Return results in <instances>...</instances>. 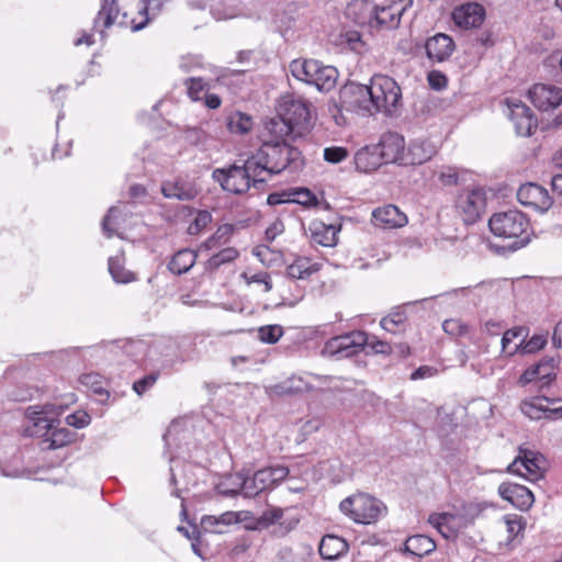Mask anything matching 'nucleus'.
Here are the masks:
<instances>
[{
    "mask_svg": "<svg viewBox=\"0 0 562 562\" xmlns=\"http://www.w3.org/2000/svg\"><path fill=\"white\" fill-rule=\"evenodd\" d=\"M251 159L261 178H265V183L273 175L282 171L296 172L304 165L301 151L285 140H266Z\"/></svg>",
    "mask_w": 562,
    "mask_h": 562,
    "instance_id": "obj_1",
    "label": "nucleus"
},
{
    "mask_svg": "<svg viewBox=\"0 0 562 562\" xmlns=\"http://www.w3.org/2000/svg\"><path fill=\"white\" fill-rule=\"evenodd\" d=\"M492 234L503 239L513 240L512 250H517L530 241V223L528 217L518 210L495 213L488 221Z\"/></svg>",
    "mask_w": 562,
    "mask_h": 562,
    "instance_id": "obj_2",
    "label": "nucleus"
},
{
    "mask_svg": "<svg viewBox=\"0 0 562 562\" xmlns=\"http://www.w3.org/2000/svg\"><path fill=\"white\" fill-rule=\"evenodd\" d=\"M261 177L251 157L243 166L217 168L212 173L213 180L220 183L223 190L234 194L246 193L251 187L260 189L265 183V178Z\"/></svg>",
    "mask_w": 562,
    "mask_h": 562,
    "instance_id": "obj_3",
    "label": "nucleus"
},
{
    "mask_svg": "<svg viewBox=\"0 0 562 562\" xmlns=\"http://www.w3.org/2000/svg\"><path fill=\"white\" fill-rule=\"evenodd\" d=\"M293 77L313 85L319 91H330L335 88L338 71L335 67L324 65L316 59H295L290 64Z\"/></svg>",
    "mask_w": 562,
    "mask_h": 562,
    "instance_id": "obj_4",
    "label": "nucleus"
},
{
    "mask_svg": "<svg viewBox=\"0 0 562 562\" xmlns=\"http://www.w3.org/2000/svg\"><path fill=\"white\" fill-rule=\"evenodd\" d=\"M374 112L392 115L401 104L402 91L396 81L385 75H374L370 80Z\"/></svg>",
    "mask_w": 562,
    "mask_h": 562,
    "instance_id": "obj_5",
    "label": "nucleus"
},
{
    "mask_svg": "<svg viewBox=\"0 0 562 562\" xmlns=\"http://www.w3.org/2000/svg\"><path fill=\"white\" fill-rule=\"evenodd\" d=\"M340 510L358 524H371L379 519L386 510L379 499L363 493L345 498Z\"/></svg>",
    "mask_w": 562,
    "mask_h": 562,
    "instance_id": "obj_6",
    "label": "nucleus"
},
{
    "mask_svg": "<svg viewBox=\"0 0 562 562\" xmlns=\"http://www.w3.org/2000/svg\"><path fill=\"white\" fill-rule=\"evenodd\" d=\"M278 112L295 130V135H303L311 126V103L300 97L285 95L281 99Z\"/></svg>",
    "mask_w": 562,
    "mask_h": 562,
    "instance_id": "obj_7",
    "label": "nucleus"
},
{
    "mask_svg": "<svg viewBox=\"0 0 562 562\" xmlns=\"http://www.w3.org/2000/svg\"><path fill=\"white\" fill-rule=\"evenodd\" d=\"M340 102L346 110L361 115H372L375 113L370 85L356 82L345 85L340 90Z\"/></svg>",
    "mask_w": 562,
    "mask_h": 562,
    "instance_id": "obj_8",
    "label": "nucleus"
},
{
    "mask_svg": "<svg viewBox=\"0 0 562 562\" xmlns=\"http://www.w3.org/2000/svg\"><path fill=\"white\" fill-rule=\"evenodd\" d=\"M544 465L543 456L531 450H520L519 454L508 465L507 471L535 482L543 477Z\"/></svg>",
    "mask_w": 562,
    "mask_h": 562,
    "instance_id": "obj_9",
    "label": "nucleus"
},
{
    "mask_svg": "<svg viewBox=\"0 0 562 562\" xmlns=\"http://www.w3.org/2000/svg\"><path fill=\"white\" fill-rule=\"evenodd\" d=\"M413 5V0H391L389 3L378 5L372 23V32L382 29H396L403 14Z\"/></svg>",
    "mask_w": 562,
    "mask_h": 562,
    "instance_id": "obj_10",
    "label": "nucleus"
},
{
    "mask_svg": "<svg viewBox=\"0 0 562 562\" xmlns=\"http://www.w3.org/2000/svg\"><path fill=\"white\" fill-rule=\"evenodd\" d=\"M560 398H549L546 396H532L522 401L520 408L524 415L530 419L539 420L541 418H562V405Z\"/></svg>",
    "mask_w": 562,
    "mask_h": 562,
    "instance_id": "obj_11",
    "label": "nucleus"
},
{
    "mask_svg": "<svg viewBox=\"0 0 562 562\" xmlns=\"http://www.w3.org/2000/svg\"><path fill=\"white\" fill-rule=\"evenodd\" d=\"M367 341L368 335L364 331L356 330L329 339L324 351L330 356L350 357L364 348Z\"/></svg>",
    "mask_w": 562,
    "mask_h": 562,
    "instance_id": "obj_12",
    "label": "nucleus"
},
{
    "mask_svg": "<svg viewBox=\"0 0 562 562\" xmlns=\"http://www.w3.org/2000/svg\"><path fill=\"white\" fill-rule=\"evenodd\" d=\"M52 405L30 406L26 409V425L24 432L30 437H44L54 429L56 419L48 418L47 414L52 412Z\"/></svg>",
    "mask_w": 562,
    "mask_h": 562,
    "instance_id": "obj_13",
    "label": "nucleus"
},
{
    "mask_svg": "<svg viewBox=\"0 0 562 562\" xmlns=\"http://www.w3.org/2000/svg\"><path fill=\"white\" fill-rule=\"evenodd\" d=\"M554 358H544L539 363L528 368L519 378L520 385L533 383L538 390H542L551 384L555 379Z\"/></svg>",
    "mask_w": 562,
    "mask_h": 562,
    "instance_id": "obj_14",
    "label": "nucleus"
},
{
    "mask_svg": "<svg viewBox=\"0 0 562 562\" xmlns=\"http://www.w3.org/2000/svg\"><path fill=\"white\" fill-rule=\"evenodd\" d=\"M508 117L514 124L516 134L519 136H531L537 128V120L532 111L519 100H508Z\"/></svg>",
    "mask_w": 562,
    "mask_h": 562,
    "instance_id": "obj_15",
    "label": "nucleus"
},
{
    "mask_svg": "<svg viewBox=\"0 0 562 562\" xmlns=\"http://www.w3.org/2000/svg\"><path fill=\"white\" fill-rule=\"evenodd\" d=\"M528 97L538 110H554L562 103V88L554 85L536 83L529 89Z\"/></svg>",
    "mask_w": 562,
    "mask_h": 562,
    "instance_id": "obj_16",
    "label": "nucleus"
},
{
    "mask_svg": "<svg viewBox=\"0 0 562 562\" xmlns=\"http://www.w3.org/2000/svg\"><path fill=\"white\" fill-rule=\"evenodd\" d=\"M486 195L482 188H474L462 192L457 200V207L464 215V221L475 222L485 209Z\"/></svg>",
    "mask_w": 562,
    "mask_h": 562,
    "instance_id": "obj_17",
    "label": "nucleus"
},
{
    "mask_svg": "<svg viewBox=\"0 0 562 562\" xmlns=\"http://www.w3.org/2000/svg\"><path fill=\"white\" fill-rule=\"evenodd\" d=\"M405 146L403 135L396 132H386L382 134L376 149L385 164L403 165Z\"/></svg>",
    "mask_w": 562,
    "mask_h": 562,
    "instance_id": "obj_18",
    "label": "nucleus"
},
{
    "mask_svg": "<svg viewBox=\"0 0 562 562\" xmlns=\"http://www.w3.org/2000/svg\"><path fill=\"white\" fill-rule=\"evenodd\" d=\"M517 199L520 204L531 206L541 213L547 212L553 203V198L549 195L547 189L531 182L520 186Z\"/></svg>",
    "mask_w": 562,
    "mask_h": 562,
    "instance_id": "obj_19",
    "label": "nucleus"
},
{
    "mask_svg": "<svg viewBox=\"0 0 562 562\" xmlns=\"http://www.w3.org/2000/svg\"><path fill=\"white\" fill-rule=\"evenodd\" d=\"M375 3L371 0H352L345 10V15L360 27H367L372 32V23Z\"/></svg>",
    "mask_w": 562,
    "mask_h": 562,
    "instance_id": "obj_20",
    "label": "nucleus"
},
{
    "mask_svg": "<svg viewBox=\"0 0 562 562\" xmlns=\"http://www.w3.org/2000/svg\"><path fill=\"white\" fill-rule=\"evenodd\" d=\"M456 48L451 36L445 33H437L425 43L426 55L428 59L436 63L447 60Z\"/></svg>",
    "mask_w": 562,
    "mask_h": 562,
    "instance_id": "obj_21",
    "label": "nucleus"
},
{
    "mask_svg": "<svg viewBox=\"0 0 562 562\" xmlns=\"http://www.w3.org/2000/svg\"><path fill=\"white\" fill-rule=\"evenodd\" d=\"M452 19L460 27H479L485 19V10L479 3H464L453 10Z\"/></svg>",
    "mask_w": 562,
    "mask_h": 562,
    "instance_id": "obj_22",
    "label": "nucleus"
},
{
    "mask_svg": "<svg viewBox=\"0 0 562 562\" xmlns=\"http://www.w3.org/2000/svg\"><path fill=\"white\" fill-rule=\"evenodd\" d=\"M498 493L502 498L521 510L529 509L535 502L533 494L520 484L503 483L498 487Z\"/></svg>",
    "mask_w": 562,
    "mask_h": 562,
    "instance_id": "obj_23",
    "label": "nucleus"
},
{
    "mask_svg": "<svg viewBox=\"0 0 562 562\" xmlns=\"http://www.w3.org/2000/svg\"><path fill=\"white\" fill-rule=\"evenodd\" d=\"M437 149L436 146L427 139H415L409 143V145L405 146V154H404V166H415V165H422L436 154Z\"/></svg>",
    "mask_w": 562,
    "mask_h": 562,
    "instance_id": "obj_24",
    "label": "nucleus"
},
{
    "mask_svg": "<svg viewBox=\"0 0 562 562\" xmlns=\"http://www.w3.org/2000/svg\"><path fill=\"white\" fill-rule=\"evenodd\" d=\"M372 222L382 228L403 227L407 223L406 215L393 204L378 207L372 212Z\"/></svg>",
    "mask_w": 562,
    "mask_h": 562,
    "instance_id": "obj_25",
    "label": "nucleus"
},
{
    "mask_svg": "<svg viewBox=\"0 0 562 562\" xmlns=\"http://www.w3.org/2000/svg\"><path fill=\"white\" fill-rule=\"evenodd\" d=\"M161 192L168 199H177L180 201H190L198 195L195 184L182 178L165 182L161 187Z\"/></svg>",
    "mask_w": 562,
    "mask_h": 562,
    "instance_id": "obj_26",
    "label": "nucleus"
},
{
    "mask_svg": "<svg viewBox=\"0 0 562 562\" xmlns=\"http://www.w3.org/2000/svg\"><path fill=\"white\" fill-rule=\"evenodd\" d=\"M311 241L324 247H333L337 243L339 228L331 224L314 221L308 226Z\"/></svg>",
    "mask_w": 562,
    "mask_h": 562,
    "instance_id": "obj_27",
    "label": "nucleus"
},
{
    "mask_svg": "<svg viewBox=\"0 0 562 562\" xmlns=\"http://www.w3.org/2000/svg\"><path fill=\"white\" fill-rule=\"evenodd\" d=\"M169 0H142L137 11V16L130 21L133 31L144 29L148 22L154 19Z\"/></svg>",
    "mask_w": 562,
    "mask_h": 562,
    "instance_id": "obj_28",
    "label": "nucleus"
},
{
    "mask_svg": "<svg viewBox=\"0 0 562 562\" xmlns=\"http://www.w3.org/2000/svg\"><path fill=\"white\" fill-rule=\"evenodd\" d=\"M239 521L238 513L225 512L220 516L205 515L201 518V528L205 532L222 533V527H227Z\"/></svg>",
    "mask_w": 562,
    "mask_h": 562,
    "instance_id": "obj_29",
    "label": "nucleus"
},
{
    "mask_svg": "<svg viewBox=\"0 0 562 562\" xmlns=\"http://www.w3.org/2000/svg\"><path fill=\"white\" fill-rule=\"evenodd\" d=\"M348 551L347 541L335 535H326L319 543V553L325 560H335Z\"/></svg>",
    "mask_w": 562,
    "mask_h": 562,
    "instance_id": "obj_30",
    "label": "nucleus"
},
{
    "mask_svg": "<svg viewBox=\"0 0 562 562\" xmlns=\"http://www.w3.org/2000/svg\"><path fill=\"white\" fill-rule=\"evenodd\" d=\"M255 474L260 487L267 491L282 482L289 475V469L283 465H274L258 470Z\"/></svg>",
    "mask_w": 562,
    "mask_h": 562,
    "instance_id": "obj_31",
    "label": "nucleus"
},
{
    "mask_svg": "<svg viewBox=\"0 0 562 562\" xmlns=\"http://www.w3.org/2000/svg\"><path fill=\"white\" fill-rule=\"evenodd\" d=\"M267 131L269 132L271 139L273 142L277 140H285L286 137L292 136V138H296L300 135H295L294 127L282 117V115L278 112L276 117H272L266 125Z\"/></svg>",
    "mask_w": 562,
    "mask_h": 562,
    "instance_id": "obj_32",
    "label": "nucleus"
},
{
    "mask_svg": "<svg viewBox=\"0 0 562 562\" xmlns=\"http://www.w3.org/2000/svg\"><path fill=\"white\" fill-rule=\"evenodd\" d=\"M256 480V474L250 477L236 476L235 487L221 490L222 494L235 495L241 493L245 497H254L261 492H265Z\"/></svg>",
    "mask_w": 562,
    "mask_h": 562,
    "instance_id": "obj_33",
    "label": "nucleus"
},
{
    "mask_svg": "<svg viewBox=\"0 0 562 562\" xmlns=\"http://www.w3.org/2000/svg\"><path fill=\"white\" fill-rule=\"evenodd\" d=\"M436 549L435 541L425 535L409 537L404 543V550L415 557H424Z\"/></svg>",
    "mask_w": 562,
    "mask_h": 562,
    "instance_id": "obj_34",
    "label": "nucleus"
},
{
    "mask_svg": "<svg viewBox=\"0 0 562 562\" xmlns=\"http://www.w3.org/2000/svg\"><path fill=\"white\" fill-rule=\"evenodd\" d=\"M196 261V252L190 249L179 250L171 258L168 268L173 274L188 272Z\"/></svg>",
    "mask_w": 562,
    "mask_h": 562,
    "instance_id": "obj_35",
    "label": "nucleus"
},
{
    "mask_svg": "<svg viewBox=\"0 0 562 562\" xmlns=\"http://www.w3.org/2000/svg\"><path fill=\"white\" fill-rule=\"evenodd\" d=\"M226 125L233 134H247L252 128V119L250 115L243 112H234L226 119Z\"/></svg>",
    "mask_w": 562,
    "mask_h": 562,
    "instance_id": "obj_36",
    "label": "nucleus"
},
{
    "mask_svg": "<svg viewBox=\"0 0 562 562\" xmlns=\"http://www.w3.org/2000/svg\"><path fill=\"white\" fill-rule=\"evenodd\" d=\"M120 9L116 0H103L101 9L94 20V27H99L102 23L103 27H110L116 20Z\"/></svg>",
    "mask_w": 562,
    "mask_h": 562,
    "instance_id": "obj_37",
    "label": "nucleus"
},
{
    "mask_svg": "<svg viewBox=\"0 0 562 562\" xmlns=\"http://www.w3.org/2000/svg\"><path fill=\"white\" fill-rule=\"evenodd\" d=\"M526 336H522L520 344L516 345L514 350L508 351L509 356L515 353L530 355L541 350L547 345L546 335H533L529 340H525Z\"/></svg>",
    "mask_w": 562,
    "mask_h": 562,
    "instance_id": "obj_38",
    "label": "nucleus"
},
{
    "mask_svg": "<svg viewBox=\"0 0 562 562\" xmlns=\"http://www.w3.org/2000/svg\"><path fill=\"white\" fill-rule=\"evenodd\" d=\"M456 516L449 513L432 514L429 516V524L432 525L446 539L450 538L454 533V527L452 522Z\"/></svg>",
    "mask_w": 562,
    "mask_h": 562,
    "instance_id": "obj_39",
    "label": "nucleus"
},
{
    "mask_svg": "<svg viewBox=\"0 0 562 562\" xmlns=\"http://www.w3.org/2000/svg\"><path fill=\"white\" fill-rule=\"evenodd\" d=\"M232 232L233 226L229 224L220 226L217 231L199 247V250L209 251L221 247L228 240Z\"/></svg>",
    "mask_w": 562,
    "mask_h": 562,
    "instance_id": "obj_40",
    "label": "nucleus"
},
{
    "mask_svg": "<svg viewBox=\"0 0 562 562\" xmlns=\"http://www.w3.org/2000/svg\"><path fill=\"white\" fill-rule=\"evenodd\" d=\"M109 271L117 283H128L134 280V273L124 268L123 256H115L109 259Z\"/></svg>",
    "mask_w": 562,
    "mask_h": 562,
    "instance_id": "obj_41",
    "label": "nucleus"
},
{
    "mask_svg": "<svg viewBox=\"0 0 562 562\" xmlns=\"http://www.w3.org/2000/svg\"><path fill=\"white\" fill-rule=\"evenodd\" d=\"M79 382L82 386L94 394L109 397V392L104 387L105 380L101 374L95 372L85 373L80 375Z\"/></svg>",
    "mask_w": 562,
    "mask_h": 562,
    "instance_id": "obj_42",
    "label": "nucleus"
},
{
    "mask_svg": "<svg viewBox=\"0 0 562 562\" xmlns=\"http://www.w3.org/2000/svg\"><path fill=\"white\" fill-rule=\"evenodd\" d=\"M316 271L305 258H299L286 268V273L292 279H306Z\"/></svg>",
    "mask_w": 562,
    "mask_h": 562,
    "instance_id": "obj_43",
    "label": "nucleus"
},
{
    "mask_svg": "<svg viewBox=\"0 0 562 562\" xmlns=\"http://www.w3.org/2000/svg\"><path fill=\"white\" fill-rule=\"evenodd\" d=\"M238 257L235 248L227 247L213 255L206 262V269L214 271L224 263L232 262Z\"/></svg>",
    "mask_w": 562,
    "mask_h": 562,
    "instance_id": "obj_44",
    "label": "nucleus"
},
{
    "mask_svg": "<svg viewBox=\"0 0 562 562\" xmlns=\"http://www.w3.org/2000/svg\"><path fill=\"white\" fill-rule=\"evenodd\" d=\"M405 321V312L397 307L396 310L392 311L387 316L383 317L380 322V325L384 330L395 334L398 327L402 326Z\"/></svg>",
    "mask_w": 562,
    "mask_h": 562,
    "instance_id": "obj_45",
    "label": "nucleus"
},
{
    "mask_svg": "<svg viewBox=\"0 0 562 562\" xmlns=\"http://www.w3.org/2000/svg\"><path fill=\"white\" fill-rule=\"evenodd\" d=\"M284 509L278 506L268 505V507L257 518V525L261 528H267L276 522H279L283 517Z\"/></svg>",
    "mask_w": 562,
    "mask_h": 562,
    "instance_id": "obj_46",
    "label": "nucleus"
},
{
    "mask_svg": "<svg viewBox=\"0 0 562 562\" xmlns=\"http://www.w3.org/2000/svg\"><path fill=\"white\" fill-rule=\"evenodd\" d=\"M49 437L45 440L48 442L49 449H58L66 446L71 440V434L66 428H56L54 425V429L49 431Z\"/></svg>",
    "mask_w": 562,
    "mask_h": 562,
    "instance_id": "obj_47",
    "label": "nucleus"
},
{
    "mask_svg": "<svg viewBox=\"0 0 562 562\" xmlns=\"http://www.w3.org/2000/svg\"><path fill=\"white\" fill-rule=\"evenodd\" d=\"M188 95L193 101L202 100L209 90L207 83L202 78H189L186 80Z\"/></svg>",
    "mask_w": 562,
    "mask_h": 562,
    "instance_id": "obj_48",
    "label": "nucleus"
},
{
    "mask_svg": "<svg viewBox=\"0 0 562 562\" xmlns=\"http://www.w3.org/2000/svg\"><path fill=\"white\" fill-rule=\"evenodd\" d=\"M283 336V328L280 325H266L258 329V337L265 344H276Z\"/></svg>",
    "mask_w": 562,
    "mask_h": 562,
    "instance_id": "obj_49",
    "label": "nucleus"
},
{
    "mask_svg": "<svg viewBox=\"0 0 562 562\" xmlns=\"http://www.w3.org/2000/svg\"><path fill=\"white\" fill-rule=\"evenodd\" d=\"M504 522L510 541L515 540L525 529V521L518 515H506Z\"/></svg>",
    "mask_w": 562,
    "mask_h": 562,
    "instance_id": "obj_50",
    "label": "nucleus"
},
{
    "mask_svg": "<svg viewBox=\"0 0 562 562\" xmlns=\"http://www.w3.org/2000/svg\"><path fill=\"white\" fill-rule=\"evenodd\" d=\"M291 203H297L304 206L315 205L317 202L316 196L307 189L300 188L289 192Z\"/></svg>",
    "mask_w": 562,
    "mask_h": 562,
    "instance_id": "obj_51",
    "label": "nucleus"
},
{
    "mask_svg": "<svg viewBox=\"0 0 562 562\" xmlns=\"http://www.w3.org/2000/svg\"><path fill=\"white\" fill-rule=\"evenodd\" d=\"M438 178V181L443 187L456 186L459 180L458 171L454 167L443 166L435 173Z\"/></svg>",
    "mask_w": 562,
    "mask_h": 562,
    "instance_id": "obj_52",
    "label": "nucleus"
},
{
    "mask_svg": "<svg viewBox=\"0 0 562 562\" xmlns=\"http://www.w3.org/2000/svg\"><path fill=\"white\" fill-rule=\"evenodd\" d=\"M312 389L311 384L301 376L290 378L282 386V393L292 394L306 392Z\"/></svg>",
    "mask_w": 562,
    "mask_h": 562,
    "instance_id": "obj_53",
    "label": "nucleus"
},
{
    "mask_svg": "<svg viewBox=\"0 0 562 562\" xmlns=\"http://www.w3.org/2000/svg\"><path fill=\"white\" fill-rule=\"evenodd\" d=\"M120 214L117 206H112L102 222V229L106 237H112L116 232V220Z\"/></svg>",
    "mask_w": 562,
    "mask_h": 562,
    "instance_id": "obj_54",
    "label": "nucleus"
},
{
    "mask_svg": "<svg viewBox=\"0 0 562 562\" xmlns=\"http://www.w3.org/2000/svg\"><path fill=\"white\" fill-rule=\"evenodd\" d=\"M212 221V215L207 211H201L195 216L194 221L190 224L188 232L191 235L199 234Z\"/></svg>",
    "mask_w": 562,
    "mask_h": 562,
    "instance_id": "obj_55",
    "label": "nucleus"
},
{
    "mask_svg": "<svg viewBox=\"0 0 562 562\" xmlns=\"http://www.w3.org/2000/svg\"><path fill=\"white\" fill-rule=\"evenodd\" d=\"M348 150L345 147H327L324 149V159L330 164H338L345 160Z\"/></svg>",
    "mask_w": 562,
    "mask_h": 562,
    "instance_id": "obj_56",
    "label": "nucleus"
},
{
    "mask_svg": "<svg viewBox=\"0 0 562 562\" xmlns=\"http://www.w3.org/2000/svg\"><path fill=\"white\" fill-rule=\"evenodd\" d=\"M442 329L452 336H458L467 333L468 326L457 318L446 319L442 324Z\"/></svg>",
    "mask_w": 562,
    "mask_h": 562,
    "instance_id": "obj_57",
    "label": "nucleus"
},
{
    "mask_svg": "<svg viewBox=\"0 0 562 562\" xmlns=\"http://www.w3.org/2000/svg\"><path fill=\"white\" fill-rule=\"evenodd\" d=\"M364 347L369 348L374 353L390 355L392 352V348L387 342L380 340L374 336H368V341Z\"/></svg>",
    "mask_w": 562,
    "mask_h": 562,
    "instance_id": "obj_58",
    "label": "nucleus"
},
{
    "mask_svg": "<svg viewBox=\"0 0 562 562\" xmlns=\"http://www.w3.org/2000/svg\"><path fill=\"white\" fill-rule=\"evenodd\" d=\"M526 328L524 327H514L506 330L502 337V350L506 351L508 345L516 338L526 336Z\"/></svg>",
    "mask_w": 562,
    "mask_h": 562,
    "instance_id": "obj_59",
    "label": "nucleus"
},
{
    "mask_svg": "<svg viewBox=\"0 0 562 562\" xmlns=\"http://www.w3.org/2000/svg\"><path fill=\"white\" fill-rule=\"evenodd\" d=\"M157 381V375L149 374L140 380H137L133 384V390L138 394L143 395L148 389H150Z\"/></svg>",
    "mask_w": 562,
    "mask_h": 562,
    "instance_id": "obj_60",
    "label": "nucleus"
},
{
    "mask_svg": "<svg viewBox=\"0 0 562 562\" xmlns=\"http://www.w3.org/2000/svg\"><path fill=\"white\" fill-rule=\"evenodd\" d=\"M67 424L76 428H82L90 423V416L83 412L70 414L66 418Z\"/></svg>",
    "mask_w": 562,
    "mask_h": 562,
    "instance_id": "obj_61",
    "label": "nucleus"
},
{
    "mask_svg": "<svg viewBox=\"0 0 562 562\" xmlns=\"http://www.w3.org/2000/svg\"><path fill=\"white\" fill-rule=\"evenodd\" d=\"M207 135L200 128H190L186 132V139L193 145H201L206 142Z\"/></svg>",
    "mask_w": 562,
    "mask_h": 562,
    "instance_id": "obj_62",
    "label": "nucleus"
},
{
    "mask_svg": "<svg viewBox=\"0 0 562 562\" xmlns=\"http://www.w3.org/2000/svg\"><path fill=\"white\" fill-rule=\"evenodd\" d=\"M284 232V225L282 221L276 220L273 221L266 229V238L267 240H274L279 235Z\"/></svg>",
    "mask_w": 562,
    "mask_h": 562,
    "instance_id": "obj_63",
    "label": "nucleus"
},
{
    "mask_svg": "<svg viewBox=\"0 0 562 562\" xmlns=\"http://www.w3.org/2000/svg\"><path fill=\"white\" fill-rule=\"evenodd\" d=\"M438 373V370L430 366H422L411 374V380H420L432 378Z\"/></svg>",
    "mask_w": 562,
    "mask_h": 562,
    "instance_id": "obj_64",
    "label": "nucleus"
}]
</instances>
